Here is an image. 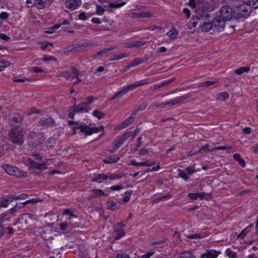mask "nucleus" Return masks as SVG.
<instances>
[{
	"instance_id": "nucleus-24",
	"label": "nucleus",
	"mask_w": 258,
	"mask_h": 258,
	"mask_svg": "<svg viewBox=\"0 0 258 258\" xmlns=\"http://www.w3.org/2000/svg\"><path fill=\"white\" fill-rule=\"evenodd\" d=\"M233 158L234 160L238 162L239 164L241 167H244L245 166V162L244 159L241 158V156L239 154H234L233 155Z\"/></svg>"
},
{
	"instance_id": "nucleus-8",
	"label": "nucleus",
	"mask_w": 258,
	"mask_h": 258,
	"mask_svg": "<svg viewBox=\"0 0 258 258\" xmlns=\"http://www.w3.org/2000/svg\"><path fill=\"white\" fill-rule=\"evenodd\" d=\"M148 83V82H145L144 80H141L139 82H137L135 83L132 84L128 86H124L120 91L122 93L123 95L126 94L128 91L130 90H133L136 88L141 86L142 85H145Z\"/></svg>"
},
{
	"instance_id": "nucleus-43",
	"label": "nucleus",
	"mask_w": 258,
	"mask_h": 258,
	"mask_svg": "<svg viewBox=\"0 0 258 258\" xmlns=\"http://www.w3.org/2000/svg\"><path fill=\"white\" fill-rule=\"evenodd\" d=\"M72 110L75 112H84L85 110L82 106V104H79L78 105H74L73 106Z\"/></svg>"
},
{
	"instance_id": "nucleus-33",
	"label": "nucleus",
	"mask_w": 258,
	"mask_h": 258,
	"mask_svg": "<svg viewBox=\"0 0 258 258\" xmlns=\"http://www.w3.org/2000/svg\"><path fill=\"white\" fill-rule=\"evenodd\" d=\"M153 164H147V162H136L135 160L131 161L130 165L133 166H149Z\"/></svg>"
},
{
	"instance_id": "nucleus-62",
	"label": "nucleus",
	"mask_w": 258,
	"mask_h": 258,
	"mask_svg": "<svg viewBox=\"0 0 258 258\" xmlns=\"http://www.w3.org/2000/svg\"><path fill=\"white\" fill-rule=\"evenodd\" d=\"M202 237L200 234H193L187 236V238L189 239H198Z\"/></svg>"
},
{
	"instance_id": "nucleus-56",
	"label": "nucleus",
	"mask_w": 258,
	"mask_h": 258,
	"mask_svg": "<svg viewBox=\"0 0 258 258\" xmlns=\"http://www.w3.org/2000/svg\"><path fill=\"white\" fill-rule=\"evenodd\" d=\"M249 6L255 9L258 8V0H249Z\"/></svg>"
},
{
	"instance_id": "nucleus-59",
	"label": "nucleus",
	"mask_w": 258,
	"mask_h": 258,
	"mask_svg": "<svg viewBox=\"0 0 258 258\" xmlns=\"http://www.w3.org/2000/svg\"><path fill=\"white\" fill-rule=\"evenodd\" d=\"M9 17V14L5 12H2L0 14V19L2 20H7Z\"/></svg>"
},
{
	"instance_id": "nucleus-7",
	"label": "nucleus",
	"mask_w": 258,
	"mask_h": 258,
	"mask_svg": "<svg viewBox=\"0 0 258 258\" xmlns=\"http://www.w3.org/2000/svg\"><path fill=\"white\" fill-rule=\"evenodd\" d=\"M132 134V132H127L125 134H123L120 137H119L115 141L114 149L113 151H111V152H113L117 150L121 146V145L125 142V141L131 136Z\"/></svg>"
},
{
	"instance_id": "nucleus-9",
	"label": "nucleus",
	"mask_w": 258,
	"mask_h": 258,
	"mask_svg": "<svg viewBox=\"0 0 258 258\" xmlns=\"http://www.w3.org/2000/svg\"><path fill=\"white\" fill-rule=\"evenodd\" d=\"M191 95L189 94H184L182 96H179L171 99L169 101H167V104L168 106L171 107L180 103L184 100L190 98Z\"/></svg>"
},
{
	"instance_id": "nucleus-53",
	"label": "nucleus",
	"mask_w": 258,
	"mask_h": 258,
	"mask_svg": "<svg viewBox=\"0 0 258 258\" xmlns=\"http://www.w3.org/2000/svg\"><path fill=\"white\" fill-rule=\"evenodd\" d=\"M175 78H172L164 82H163L161 83H160V86H161V87H163L165 86H167L171 83L172 82H173L175 80Z\"/></svg>"
},
{
	"instance_id": "nucleus-3",
	"label": "nucleus",
	"mask_w": 258,
	"mask_h": 258,
	"mask_svg": "<svg viewBox=\"0 0 258 258\" xmlns=\"http://www.w3.org/2000/svg\"><path fill=\"white\" fill-rule=\"evenodd\" d=\"M1 167L4 168L6 172L9 175H13L18 178H25L27 176L26 172L18 169L14 165L3 164L1 165Z\"/></svg>"
},
{
	"instance_id": "nucleus-31",
	"label": "nucleus",
	"mask_w": 258,
	"mask_h": 258,
	"mask_svg": "<svg viewBox=\"0 0 258 258\" xmlns=\"http://www.w3.org/2000/svg\"><path fill=\"white\" fill-rule=\"evenodd\" d=\"M178 175L185 181H187L189 179L188 174L184 171L182 170H178Z\"/></svg>"
},
{
	"instance_id": "nucleus-30",
	"label": "nucleus",
	"mask_w": 258,
	"mask_h": 258,
	"mask_svg": "<svg viewBox=\"0 0 258 258\" xmlns=\"http://www.w3.org/2000/svg\"><path fill=\"white\" fill-rule=\"evenodd\" d=\"M226 255L229 258H236V252L233 251L230 248H227L225 251Z\"/></svg>"
},
{
	"instance_id": "nucleus-18",
	"label": "nucleus",
	"mask_w": 258,
	"mask_h": 258,
	"mask_svg": "<svg viewBox=\"0 0 258 258\" xmlns=\"http://www.w3.org/2000/svg\"><path fill=\"white\" fill-rule=\"evenodd\" d=\"M135 116L133 115L132 113L130 117H127L118 125V128L121 130L128 126L133 121Z\"/></svg>"
},
{
	"instance_id": "nucleus-27",
	"label": "nucleus",
	"mask_w": 258,
	"mask_h": 258,
	"mask_svg": "<svg viewBox=\"0 0 258 258\" xmlns=\"http://www.w3.org/2000/svg\"><path fill=\"white\" fill-rule=\"evenodd\" d=\"M107 206L108 209L111 210H114L119 208V206L117 205V204L115 202L112 201H108L107 203Z\"/></svg>"
},
{
	"instance_id": "nucleus-13",
	"label": "nucleus",
	"mask_w": 258,
	"mask_h": 258,
	"mask_svg": "<svg viewBox=\"0 0 258 258\" xmlns=\"http://www.w3.org/2000/svg\"><path fill=\"white\" fill-rule=\"evenodd\" d=\"M81 132L85 133L87 136L91 135L93 133H97L100 131L99 127H90L89 126H81Z\"/></svg>"
},
{
	"instance_id": "nucleus-1",
	"label": "nucleus",
	"mask_w": 258,
	"mask_h": 258,
	"mask_svg": "<svg viewBox=\"0 0 258 258\" xmlns=\"http://www.w3.org/2000/svg\"><path fill=\"white\" fill-rule=\"evenodd\" d=\"M27 140L29 147L34 149L41 146L44 142L45 138L41 133L31 132L28 136Z\"/></svg>"
},
{
	"instance_id": "nucleus-25",
	"label": "nucleus",
	"mask_w": 258,
	"mask_h": 258,
	"mask_svg": "<svg viewBox=\"0 0 258 258\" xmlns=\"http://www.w3.org/2000/svg\"><path fill=\"white\" fill-rule=\"evenodd\" d=\"M152 16V14L150 12L147 13H134L133 17L136 18H150Z\"/></svg>"
},
{
	"instance_id": "nucleus-35",
	"label": "nucleus",
	"mask_w": 258,
	"mask_h": 258,
	"mask_svg": "<svg viewBox=\"0 0 258 258\" xmlns=\"http://www.w3.org/2000/svg\"><path fill=\"white\" fill-rule=\"evenodd\" d=\"M92 192L96 196H107V194H105L102 189H94L92 190Z\"/></svg>"
},
{
	"instance_id": "nucleus-36",
	"label": "nucleus",
	"mask_w": 258,
	"mask_h": 258,
	"mask_svg": "<svg viewBox=\"0 0 258 258\" xmlns=\"http://www.w3.org/2000/svg\"><path fill=\"white\" fill-rule=\"evenodd\" d=\"M125 4V2L118 3V2H114L110 3L108 5V7L110 8H120Z\"/></svg>"
},
{
	"instance_id": "nucleus-47",
	"label": "nucleus",
	"mask_w": 258,
	"mask_h": 258,
	"mask_svg": "<svg viewBox=\"0 0 258 258\" xmlns=\"http://www.w3.org/2000/svg\"><path fill=\"white\" fill-rule=\"evenodd\" d=\"M199 0H189V6L192 9H195L199 5Z\"/></svg>"
},
{
	"instance_id": "nucleus-52",
	"label": "nucleus",
	"mask_w": 258,
	"mask_h": 258,
	"mask_svg": "<svg viewBox=\"0 0 258 258\" xmlns=\"http://www.w3.org/2000/svg\"><path fill=\"white\" fill-rule=\"evenodd\" d=\"M82 106L85 110L84 112H88L91 108H90V105L87 102H84L81 103Z\"/></svg>"
},
{
	"instance_id": "nucleus-15",
	"label": "nucleus",
	"mask_w": 258,
	"mask_h": 258,
	"mask_svg": "<svg viewBox=\"0 0 258 258\" xmlns=\"http://www.w3.org/2000/svg\"><path fill=\"white\" fill-rule=\"evenodd\" d=\"M38 219V217L37 216L30 213H26L21 216V218L19 219V220L22 221V222L24 221V223L26 224H27L29 223V221L30 220L37 221Z\"/></svg>"
},
{
	"instance_id": "nucleus-4",
	"label": "nucleus",
	"mask_w": 258,
	"mask_h": 258,
	"mask_svg": "<svg viewBox=\"0 0 258 258\" xmlns=\"http://www.w3.org/2000/svg\"><path fill=\"white\" fill-rule=\"evenodd\" d=\"M251 11L252 9L250 6L242 4L236 8L235 12L237 14L238 18L241 17L247 18L249 16Z\"/></svg>"
},
{
	"instance_id": "nucleus-44",
	"label": "nucleus",
	"mask_w": 258,
	"mask_h": 258,
	"mask_svg": "<svg viewBox=\"0 0 258 258\" xmlns=\"http://www.w3.org/2000/svg\"><path fill=\"white\" fill-rule=\"evenodd\" d=\"M71 224V222L67 220L66 221H64L62 223H61L58 224V226L59 227V228L61 230H65L68 227L69 224Z\"/></svg>"
},
{
	"instance_id": "nucleus-6",
	"label": "nucleus",
	"mask_w": 258,
	"mask_h": 258,
	"mask_svg": "<svg viewBox=\"0 0 258 258\" xmlns=\"http://www.w3.org/2000/svg\"><path fill=\"white\" fill-rule=\"evenodd\" d=\"M38 126L44 127H54L56 126L55 122L51 117H42L38 122Z\"/></svg>"
},
{
	"instance_id": "nucleus-42",
	"label": "nucleus",
	"mask_w": 258,
	"mask_h": 258,
	"mask_svg": "<svg viewBox=\"0 0 258 258\" xmlns=\"http://www.w3.org/2000/svg\"><path fill=\"white\" fill-rule=\"evenodd\" d=\"M229 97V95L227 92H224L221 93L219 95V97L217 99L219 100L224 101L225 100L228 99Z\"/></svg>"
},
{
	"instance_id": "nucleus-38",
	"label": "nucleus",
	"mask_w": 258,
	"mask_h": 258,
	"mask_svg": "<svg viewBox=\"0 0 258 258\" xmlns=\"http://www.w3.org/2000/svg\"><path fill=\"white\" fill-rule=\"evenodd\" d=\"M23 118L22 116L19 114H15V115L12 118V120L16 123H20L23 121Z\"/></svg>"
},
{
	"instance_id": "nucleus-12",
	"label": "nucleus",
	"mask_w": 258,
	"mask_h": 258,
	"mask_svg": "<svg viewBox=\"0 0 258 258\" xmlns=\"http://www.w3.org/2000/svg\"><path fill=\"white\" fill-rule=\"evenodd\" d=\"M124 226V225L122 223H117L114 226V232L117 233L114 237L115 239H119L121 237L124 235L125 233L122 229V227Z\"/></svg>"
},
{
	"instance_id": "nucleus-48",
	"label": "nucleus",
	"mask_w": 258,
	"mask_h": 258,
	"mask_svg": "<svg viewBox=\"0 0 258 258\" xmlns=\"http://www.w3.org/2000/svg\"><path fill=\"white\" fill-rule=\"evenodd\" d=\"M132 194V190L126 191L124 193V196L123 198V201L124 202H128L131 198V196Z\"/></svg>"
},
{
	"instance_id": "nucleus-16",
	"label": "nucleus",
	"mask_w": 258,
	"mask_h": 258,
	"mask_svg": "<svg viewBox=\"0 0 258 258\" xmlns=\"http://www.w3.org/2000/svg\"><path fill=\"white\" fill-rule=\"evenodd\" d=\"M147 43L145 41H133L124 43V47L126 48H138L144 46Z\"/></svg>"
},
{
	"instance_id": "nucleus-17",
	"label": "nucleus",
	"mask_w": 258,
	"mask_h": 258,
	"mask_svg": "<svg viewBox=\"0 0 258 258\" xmlns=\"http://www.w3.org/2000/svg\"><path fill=\"white\" fill-rule=\"evenodd\" d=\"M108 179V175L104 173L98 174L95 177L91 179V182H96L98 183H106Z\"/></svg>"
},
{
	"instance_id": "nucleus-26",
	"label": "nucleus",
	"mask_w": 258,
	"mask_h": 258,
	"mask_svg": "<svg viewBox=\"0 0 258 258\" xmlns=\"http://www.w3.org/2000/svg\"><path fill=\"white\" fill-rule=\"evenodd\" d=\"M119 159V158L117 157H109L103 160V162L106 164H111L117 162Z\"/></svg>"
},
{
	"instance_id": "nucleus-41",
	"label": "nucleus",
	"mask_w": 258,
	"mask_h": 258,
	"mask_svg": "<svg viewBox=\"0 0 258 258\" xmlns=\"http://www.w3.org/2000/svg\"><path fill=\"white\" fill-rule=\"evenodd\" d=\"M11 64V62L6 60H0V72L4 70V69L8 67Z\"/></svg>"
},
{
	"instance_id": "nucleus-22",
	"label": "nucleus",
	"mask_w": 258,
	"mask_h": 258,
	"mask_svg": "<svg viewBox=\"0 0 258 258\" xmlns=\"http://www.w3.org/2000/svg\"><path fill=\"white\" fill-rule=\"evenodd\" d=\"M148 60L147 57H143V58H136L133 60V61L131 62V66H136L137 65L140 64L143 62H146Z\"/></svg>"
},
{
	"instance_id": "nucleus-29",
	"label": "nucleus",
	"mask_w": 258,
	"mask_h": 258,
	"mask_svg": "<svg viewBox=\"0 0 258 258\" xmlns=\"http://www.w3.org/2000/svg\"><path fill=\"white\" fill-rule=\"evenodd\" d=\"M178 34V31L175 28H172L170 31L167 33V35L171 39H175Z\"/></svg>"
},
{
	"instance_id": "nucleus-54",
	"label": "nucleus",
	"mask_w": 258,
	"mask_h": 258,
	"mask_svg": "<svg viewBox=\"0 0 258 258\" xmlns=\"http://www.w3.org/2000/svg\"><path fill=\"white\" fill-rule=\"evenodd\" d=\"M121 176L118 174H110L108 175V179L114 180L121 178Z\"/></svg>"
},
{
	"instance_id": "nucleus-50",
	"label": "nucleus",
	"mask_w": 258,
	"mask_h": 258,
	"mask_svg": "<svg viewBox=\"0 0 258 258\" xmlns=\"http://www.w3.org/2000/svg\"><path fill=\"white\" fill-rule=\"evenodd\" d=\"M166 106H168L167 104V101H166L165 102H164V103H154L152 106V107H155V108L160 107L162 108H165Z\"/></svg>"
},
{
	"instance_id": "nucleus-23",
	"label": "nucleus",
	"mask_w": 258,
	"mask_h": 258,
	"mask_svg": "<svg viewBox=\"0 0 258 258\" xmlns=\"http://www.w3.org/2000/svg\"><path fill=\"white\" fill-rule=\"evenodd\" d=\"M201 29L203 31H208L210 30H213V22H204L203 25H201Z\"/></svg>"
},
{
	"instance_id": "nucleus-10",
	"label": "nucleus",
	"mask_w": 258,
	"mask_h": 258,
	"mask_svg": "<svg viewBox=\"0 0 258 258\" xmlns=\"http://www.w3.org/2000/svg\"><path fill=\"white\" fill-rule=\"evenodd\" d=\"M222 19L216 18L213 21V31L214 32L221 31L224 29L225 23Z\"/></svg>"
},
{
	"instance_id": "nucleus-11",
	"label": "nucleus",
	"mask_w": 258,
	"mask_h": 258,
	"mask_svg": "<svg viewBox=\"0 0 258 258\" xmlns=\"http://www.w3.org/2000/svg\"><path fill=\"white\" fill-rule=\"evenodd\" d=\"M51 2L49 0H34L32 5L30 7L28 6V8L35 7L38 9L43 10L47 6H49Z\"/></svg>"
},
{
	"instance_id": "nucleus-20",
	"label": "nucleus",
	"mask_w": 258,
	"mask_h": 258,
	"mask_svg": "<svg viewBox=\"0 0 258 258\" xmlns=\"http://www.w3.org/2000/svg\"><path fill=\"white\" fill-rule=\"evenodd\" d=\"M219 252L214 250H207L206 252L203 254L202 258H216L218 256Z\"/></svg>"
},
{
	"instance_id": "nucleus-21",
	"label": "nucleus",
	"mask_w": 258,
	"mask_h": 258,
	"mask_svg": "<svg viewBox=\"0 0 258 258\" xmlns=\"http://www.w3.org/2000/svg\"><path fill=\"white\" fill-rule=\"evenodd\" d=\"M52 231L49 228L43 230L41 232L42 237L46 240H49L52 239Z\"/></svg>"
},
{
	"instance_id": "nucleus-57",
	"label": "nucleus",
	"mask_w": 258,
	"mask_h": 258,
	"mask_svg": "<svg viewBox=\"0 0 258 258\" xmlns=\"http://www.w3.org/2000/svg\"><path fill=\"white\" fill-rule=\"evenodd\" d=\"M129 254L125 253H116L114 258H130Z\"/></svg>"
},
{
	"instance_id": "nucleus-39",
	"label": "nucleus",
	"mask_w": 258,
	"mask_h": 258,
	"mask_svg": "<svg viewBox=\"0 0 258 258\" xmlns=\"http://www.w3.org/2000/svg\"><path fill=\"white\" fill-rule=\"evenodd\" d=\"M127 56V55H125V54H124V53H121L119 55L112 56L109 58V59L110 61H115V60H117L120 59L121 58H123Z\"/></svg>"
},
{
	"instance_id": "nucleus-14",
	"label": "nucleus",
	"mask_w": 258,
	"mask_h": 258,
	"mask_svg": "<svg viewBox=\"0 0 258 258\" xmlns=\"http://www.w3.org/2000/svg\"><path fill=\"white\" fill-rule=\"evenodd\" d=\"M81 4V0H67L66 7L71 11H73L79 6Z\"/></svg>"
},
{
	"instance_id": "nucleus-51",
	"label": "nucleus",
	"mask_w": 258,
	"mask_h": 258,
	"mask_svg": "<svg viewBox=\"0 0 258 258\" xmlns=\"http://www.w3.org/2000/svg\"><path fill=\"white\" fill-rule=\"evenodd\" d=\"M82 106L85 110L84 112H88L91 108H90V105L87 102H84L81 103Z\"/></svg>"
},
{
	"instance_id": "nucleus-32",
	"label": "nucleus",
	"mask_w": 258,
	"mask_h": 258,
	"mask_svg": "<svg viewBox=\"0 0 258 258\" xmlns=\"http://www.w3.org/2000/svg\"><path fill=\"white\" fill-rule=\"evenodd\" d=\"M147 105L148 104L147 103L142 104L133 112V115H136L138 112L139 111H143L145 109Z\"/></svg>"
},
{
	"instance_id": "nucleus-28",
	"label": "nucleus",
	"mask_w": 258,
	"mask_h": 258,
	"mask_svg": "<svg viewBox=\"0 0 258 258\" xmlns=\"http://www.w3.org/2000/svg\"><path fill=\"white\" fill-rule=\"evenodd\" d=\"M250 71L249 67H242L235 70V73L237 75H241L243 73H247Z\"/></svg>"
},
{
	"instance_id": "nucleus-45",
	"label": "nucleus",
	"mask_w": 258,
	"mask_h": 258,
	"mask_svg": "<svg viewBox=\"0 0 258 258\" xmlns=\"http://www.w3.org/2000/svg\"><path fill=\"white\" fill-rule=\"evenodd\" d=\"M63 214L64 215H68L69 216V217L68 218L67 220L70 221L71 218H76V216L73 214V213L69 210V209H66L63 211Z\"/></svg>"
},
{
	"instance_id": "nucleus-2",
	"label": "nucleus",
	"mask_w": 258,
	"mask_h": 258,
	"mask_svg": "<svg viewBox=\"0 0 258 258\" xmlns=\"http://www.w3.org/2000/svg\"><path fill=\"white\" fill-rule=\"evenodd\" d=\"M8 138L10 142L15 145L21 146L24 142V136L22 130L18 128H12L8 133Z\"/></svg>"
},
{
	"instance_id": "nucleus-63",
	"label": "nucleus",
	"mask_w": 258,
	"mask_h": 258,
	"mask_svg": "<svg viewBox=\"0 0 258 258\" xmlns=\"http://www.w3.org/2000/svg\"><path fill=\"white\" fill-rule=\"evenodd\" d=\"M186 171L189 175H191L192 173L196 172V170L194 168L191 166L188 167L185 169Z\"/></svg>"
},
{
	"instance_id": "nucleus-34",
	"label": "nucleus",
	"mask_w": 258,
	"mask_h": 258,
	"mask_svg": "<svg viewBox=\"0 0 258 258\" xmlns=\"http://www.w3.org/2000/svg\"><path fill=\"white\" fill-rule=\"evenodd\" d=\"M216 83L215 81H204L203 82L200 83L199 84V87H207L211 85H214Z\"/></svg>"
},
{
	"instance_id": "nucleus-49",
	"label": "nucleus",
	"mask_w": 258,
	"mask_h": 258,
	"mask_svg": "<svg viewBox=\"0 0 258 258\" xmlns=\"http://www.w3.org/2000/svg\"><path fill=\"white\" fill-rule=\"evenodd\" d=\"M105 10L103 7L99 5H96V13L99 15H102L103 14Z\"/></svg>"
},
{
	"instance_id": "nucleus-58",
	"label": "nucleus",
	"mask_w": 258,
	"mask_h": 258,
	"mask_svg": "<svg viewBox=\"0 0 258 258\" xmlns=\"http://www.w3.org/2000/svg\"><path fill=\"white\" fill-rule=\"evenodd\" d=\"M59 76H62L66 79H69L71 77V73L68 71L62 72L59 74Z\"/></svg>"
},
{
	"instance_id": "nucleus-19",
	"label": "nucleus",
	"mask_w": 258,
	"mask_h": 258,
	"mask_svg": "<svg viewBox=\"0 0 258 258\" xmlns=\"http://www.w3.org/2000/svg\"><path fill=\"white\" fill-rule=\"evenodd\" d=\"M30 166L32 168L44 170L47 168V166L45 163H38L33 161L30 162Z\"/></svg>"
},
{
	"instance_id": "nucleus-40",
	"label": "nucleus",
	"mask_w": 258,
	"mask_h": 258,
	"mask_svg": "<svg viewBox=\"0 0 258 258\" xmlns=\"http://www.w3.org/2000/svg\"><path fill=\"white\" fill-rule=\"evenodd\" d=\"M93 115L98 119H100L104 116V114L102 111L98 110H95L93 113Z\"/></svg>"
},
{
	"instance_id": "nucleus-60",
	"label": "nucleus",
	"mask_w": 258,
	"mask_h": 258,
	"mask_svg": "<svg viewBox=\"0 0 258 258\" xmlns=\"http://www.w3.org/2000/svg\"><path fill=\"white\" fill-rule=\"evenodd\" d=\"M248 232V228H246L241 231V232L238 235L237 237L238 238H243L246 235Z\"/></svg>"
},
{
	"instance_id": "nucleus-46",
	"label": "nucleus",
	"mask_w": 258,
	"mask_h": 258,
	"mask_svg": "<svg viewBox=\"0 0 258 258\" xmlns=\"http://www.w3.org/2000/svg\"><path fill=\"white\" fill-rule=\"evenodd\" d=\"M199 150L200 151V153H203V151H206V152H210L214 151V148L211 149L210 148V146L209 145H206V146L201 147V149Z\"/></svg>"
},
{
	"instance_id": "nucleus-55",
	"label": "nucleus",
	"mask_w": 258,
	"mask_h": 258,
	"mask_svg": "<svg viewBox=\"0 0 258 258\" xmlns=\"http://www.w3.org/2000/svg\"><path fill=\"white\" fill-rule=\"evenodd\" d=\"M107 50L106 48L97 52L95 55L94 58L97 59V58H100V56L103 55V54L106 53Z\"/></svg>"
},
{
	"instance_id": "nucleus-61",
	"label": "nucleus",
	"mask_w": 258,
	"mask_h": 258,
	"mask_svg": "<svg viewBox=\"0 0 258 258\" xmlns=\"http://www.w3.org/2000/svg\"><path fill=\"white\" fill-rule=\"evenodd\" d=\"M154 252L153 251L147 252L145 254L141 255L140 258H150L151 256L154 254Z\"/></svg>"
},
{
	"instance_id": "nucleus-37",
	"label": "nucleus",
	"mask_w": 258,
	"mask_h": 258,
	"mask_svg": "<svg viewBox=\"0 0 258 258\" xmlns=\"http://www.w3.org/2000/svg\"><path fill=\"white\" fill-rule=\"evenodd\" d=\"M179 258H195V256L190 251H186L182 252Z\"/></svg>"
},
{
	"instance_id": "nucleus-64",
	"label": "nucleus",
	"mask_w": 258,
	"mask_h": 258,
	"mask_svg": "<svg viewBox=\"0 0 258 258\" xmlns=\"http://www.w3.org/2000/svg\"><path fill=\"white\" fill-rule=\"evenodd\" d=\"M79 19L81 20H86L88 19V17L86 16L84 12L81 13L78 16Z\"/></svg>"
},
{
	"instance_id": "nucleus-5",
	"label": "nucleus",
	"mask_w": 258,
	"mask_h": 258,
	"mask_svg": "<svg viewBox=\"0 0 258 258\" xmlns=\"http://www.w3.org/2000/svg\"><path fill=\"white\" fill-rule=\"evenodd\" d=\"M220 14L221 19L225 21L230 20L233 17L232 9L227 5L221 8Z\"/></svg>"
}]
</instances>
